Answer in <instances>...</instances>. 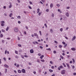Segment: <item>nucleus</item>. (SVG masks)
Listing matches in <instances>:
<instances>
[{
  "mask_svg": "<svg viewBox=\"0 0 76 76\" xmlns=\"http://www.w3.org/2000/svg\"><path fill=\"white\" fill-rule=\"evenodd\" d=\"M62 18L63 19V20H64V21H66V20H67V17H66V16L63 15L62 17Z\"/></svg>",
  "mask_w": 76,
  "mask_h": 76,
  "instance_id": "obj_1",
  "label": "nucleus"
},
{
  "mask_svg": "<svg viewBox=\"0 0 76 76\" xmlns=\"http://www.w3.org/2000/svg\"><path fill=\"white\" fill-rule=\"evenodd\" d=\"M14 31L15 32H18L19 31V29L18 28L16 27L14 28Z\"/></svg>",
  "mask_w": 76,
  "mask_h": 76,
  "instance_id": "obj_2",
  "label": "nucleus"
},
{
  "mask_svg": "<svg viewBox=\"0 0 76 76\" xmlns=\"http://www.w3.org/2000/svg\"><path fill=\"white\" fill-rule=\"evenodd\" d=\"M66 72V71L64 70H63L62 71H61V74L62 75H65V72Z\"/></svg>",
  "mask_w": 76,
  "mask_h": 76,
  "instance_id": "obj_3",
  "label": "nucleus"
},
{
  "mask_svg": "<svg viewBox=\"0 0 76 76\" xmlns=\"http://www.w3.org/2000/svg\"><path fill=\"white\" fill-rule=\"evenodd\" d=\"M62 68H63V66H60L59 67H58V70H61V69H62Z\"/></svg>",
  "mask_w": 76,
  "mask_h": 76,
  "instance_id": "obj_4",
  "label": "nucleus"
},
{
  "mask_svg": "<svg viewBox=\"0 0 76 76\" xmlns=\"http://www.w3.org/2000/svg\"><path fill=\"white\" fill-rule=\"evenodd\" d=\"M34 35L35 37H36L37 38H38V35L37 34V33H34Z\"/></svg>",
  "mask_w": 76,
  "mask_h": 76,
  "instance_id": "obj_5",
  "label": "nucleus"
},
{
  "mask_svg": "<svg viewBox=\"0 0 76 76\" xmlns=\"http://www.w3.org/2000/svg\"><path fill=\"white\" fill-rule=\"evenodd\" d=\"M65 15L66 17H69V14L68 12H67L66 13Z\"/></svg>",
  "mask_w": 76,
  "mask_h": 76,
  "instance_id": "obj_6",
  "label": "nucleus"
},
{
  "mask_svg": "<svg viewBox=\"0 0 76 76\" xmlns=\"http://www.w3.org/2000/svg\"><path fill=\"white\" fill-rule=\"evenodd\" d=\"M21 71H22V73H25L26 72H25V69H23Z\"/></svg>",
  "mask_w": 76,
  "mask_h": 76,
  "instance_id": "obj_7",
  "label": "nucleus"
},
{
  "mask_svg": "<svg viewBox=\"0 0 76 76\" xmlns=\"http://www.w3.org/2000/svg\"><path fill=\"white\" fill-rule=\"evenodd\" d=\"M50 33H51L52 34H53V29H50Z\"/></svg>",
  "mask_w": 76,
  "mask_h": 76,
  "instance_id": "obj_8",
  "label": "nucleus"
},
{
  "mask_svg": "<svg viewBox=\"0 0 76 76\" xmlns=\"http://www.w3.org/2000/svg\"><path fill=\"white\" fill-rule=\"evenodd\" d=\"M54 6V5L53 4L51 3L50 4V7L51 8H52L53 7V6Z\"/></svg>",
  "mask_w": 76,
  "mask_h": 76,
  "instance_id": "obj_9",
  "label": "nucleus"
},
{
  "mask_svg": "<svg viewBox=\"0 0 76 76\" xmlns=\"http://www.w3.org/2000/svg\"><path fill=\"white\" fill-rule=\"evenodd\" d=\"M30 53H34V50H33V49L30 50Z\"/></svg>",
  "mask_w": 76,
  "mask_h": 76,
  "instance_id": "obj_10",
  "label": "nucleus"
},
{
  "mask_svg": "<svg viewBox=\"0 0 76 76\" xmlns=\"http://www.w3.org/2000/svg\"><path fill=\"white\" fill-rule=\"evenodd\" d=\"M75 39H76V36H74L72 39V41H74Z\"/></svg>",
  "mask_w": 76,
  "mask_h": 76,
  "instance_id": "obj_11",
  "label": "nucleus"
},
{
  "mask_svg": "<svg viewBox=\"0 0 76 76\" xmlns=\"http://www.w3.org/2000/svg\"><path fill=\"white\" fill-rule=\"evenodd\" d=\"M18 73H21V72H22L21 71V70L19 69L18 70Z\"/></svg>",
  "mask_w": 76,
  "mask_h": 76,
  "instance_id": "obj_12",
  "label": "nucleus"
},
{
  "mask_svg": "<svg viewBox=\"0 0 76 76\" xmlns=\"http://www.w3.org/2000/svg\"><path fill=\"white\" fill-rule=\"evenodd\" d=\"M12 15H13V14H12V13H11L9 15V16H10V18H12Z\"/></svg>",
  "mask_w": 76,
  "mask_h": 76,
  "instance_id": "obj_13",
  "label": "nucleus"
},
{
  "mask_svg": "<svg viewBox=\"0 0 76 76\" xmlns=\"http://www.w3.org/2000/svg\"><path fill=\"white\" fill-rule=\"evenodd\" d=\"M9 27H7V28L6 29V31H8V30H9Z\"/></svg>",
  "mask_w": 76,
  "mask_h": 76,
  "instance_id": "obj_14",
  "label": "nucleus"
},
{
  "mask_svg": "<svg viewBox=\"0 0 76 76\" xmlns=\"http://www.w3.org/2000/svg\"><path fill=\"white\" fill-rule=\"evenodd\" d=\"M66 66L69 69H70V66L68 64H66Z\"/></svg>",
  "mask_w": 76,
  "mask_h": 76,
  "instance_id": "obj_15",
  "label": "nucleus"
},
{
  "mask_svg": "<svg viewBox=\"0 0 76 76\" xmlns=\"http://www.w3.org/2000/svg\"><path fill=\"white\" fill-rule=\"evenodd\" d=\"M4 66L5 67H6L7 68L9 67V66H8V65H7V64H5L4 65Z\"/></svg>",
  "mask_w": 76,
  "mask_h": 76,
  "instance_id": "obj_16",
  "label": "nucleus"
},
{
  "mask_svg": "<svg viewBox=\"0 0 76 76\" xmlns=\"http://www.w3.org/2000/svg\"><path fill=\"white\" fill-rule=\"evenodd\" d=\"M71 50H72V51H75V50H76V49L75 48H71Z\"/></svg>",
  "mask_w": 76,
  "mask_h": 76,
  "instance_id": "obj_17",
  "label": "nucleus"
},
{
  "mask_svg": "<svg viewBox=\"0 0 76 76\" xmlns=\"http://www.w3.org/2000/svg\"><path fill=\"white\" fill-rule=\"evenodd\" d=\"M0 22L1 24H4L5 23V22H4V21H1Z\"/></svg>",
  "mask_w": 76,
  "mask_h": 76,
  "instance_id": "obj_18",
  "label": "nucleus"
},
{
  "mask_svg": "<svg viewBox=\"0 0 76 76\" xmlns=\"http://www.w3.org/2000/svg\"><path fill=\"white\" fill-rule=\"evenodd\" d=\"M51 16L52 18H54V13H52V14Z\"/></svg>",
  "mask_w": 76,
  "mask_h": 76,
  "instance_id": "obj_19",
  "label": "nucleus"
},
{
  "mask_svg": "<svg viewBox=\"0 0 76 76\" xmlns=\"http://www.w3.org/2000/svg\"><path fill=\"white\" fill-rule=\"evenodd\" d=\"M58 11L59 12H60V13H62V12L61 11V10H60V9H58Z\"/></svg>",
  "mask_w": 76,
  "mask_h": 76,
  "instance_id": "obj_20",
  "label": "nucleus"
},
{
  "mask_svg": "<svg viewBox=\"0 0 76 76\" xmlns=\"http://www.w3.org/2000/svg\"><path fill=\"white\" fill-rule=\"evenodd\" d=\"M15 57L16 58H19V56H18L17 55H16L15 56Z\"/></svg>",
  "mask_w": 76,
  "mask_h": 76,
  "instance_id": "obj_21",
  "label": "nucleus"
},
{
  "mask_svg": "<svg viewBox=\"0 0 76 76\" xmlns=\"http://www.w3.org/2000/svg\"><path fill=\"white\" fill-rule=\"evenodd\" d=\"M60 57L62 58V59H64V57H63V56H62V55H61L60 56Z\"/></svg>",
  "mask_w": 76,
  "mask_h": 76,
  "instance_id": "obj_22",
  "label": "nucleus"
},
{
  "mask_svg": "<svg viewBox=\"0 0 76 76\" xmlns=\"http://www.w3.org/2000/svg\"><path fill=\"white\" fill-rule=\"evenodd\" d=\"M37 10V13H39V9H38Z\"/></svg>",
  "mask_w": 76,
  "mask_h": 76,
  "instance_id": "obj_23",
  "label": "nucleus"
},
{
  "mask_svg": "<svg viewBox=\"0 0 76 76\" xmlns=\"http://www.w3.org/2000/svg\"><path fill=\"white\" fill-rule=\"evenodd\" d=\"M62 64H63V65H64V67H66V64H65L64 63H63Z\"/></svg>",
  "mask_w": 76,
  "mask_h": 76,
  "instance_id": "obj_24",
  "label": "nucleus"
},
{
  "mask_svg": "<svg viewBox=\"0 0 76 76\" xmlns=\"http://www.w3.org/2000/svg\"><path fill=\"white\" fill-rule=\"evenodd\" d=\"M15 54H18V51L15 50Z\"/></svg>",
  "mask_w": 76,
  "mask_h": 76,
  "instance_id": "obj_25",
  "label": "nucleus"
},
{
  "mask_svg": "<svg viewBox=\"0 0 76 76\" xmlns=\"http://www.w3.org/2000/svg\"><path fill=\"white\" fill-rule=\"evenodd\" d=\"M12 4H11V3L10 4V5L9 6V8H11L12 7Z\"/></svg>",
  "mask_w": 76,
  "mask_h": 76,
  "instance_id": "obj_26",
  "label": "nucleus"
},
{
  "mask_svg": "<svg viewBox=\"0 0 76 76\" xmlns=\"http://www.w3.org/2000/svg\"><path fill=\"white\" fill-rule=\"evenodd\" d=\"M49 72H53V70L51 69H49Z\"/></svg>",
  "mask_w": 76,
  "mask_h": 76,
  "instance_id": "obj_27",
  "label": "nucleus"
},
{
  "mask_svg": "<svg viewBox=\"0 0 76 76\" xmlns=\"http://www.w3.org/2000/svg\"><path fill=\"white\" fill-rule=\"evenodd\" d=\"M5 73H7V69H5Z\"/></svg>",
  "mask_w": 76,
  "mask_h": 76,
  "instance_id": "obj_28",
  "label": "nucleus"
},
{
  "mask_svg": "<svg viewBox=\"0 0 76 76\" xmlns=\"http://www.w3.org/2000/svg\"><path fill=\"white\" fill-rule=\"evenodd\" d=\"M59 47L60 48H62V45H59Z\"/></svg>",
  "mask_w": 76,
  "mask_h": 76,
  "instance_id": "obj_29",
  "label": "nucleus"
},
{
  "mask_svg": "<svg viewBox=\"0 0 76 76\" xmlns=\"http://www.w3.org/2000/svg\"><path fill=\"white\" fill-rule=\"evenodd\" d=\"M17 18L18 19H20V16H18V17H17Z\"/></svg>",
  "mask_w": 76,
  "mask_h": 76,
  "instance_id": "obj_30",
  "label": "nucleus"
},
{
  "mask_svg": "<svg viewBox=\"0 0 76 76\" xmlns=\"http://www.w3.org/2000/svg\"><path fill=\"white\" fill-rule=\"evenodd\" d=\"M1 31L2 32H4L5 30L3 29H2Z\"/></svg>",
  "mask_w": 76,
  "mask_h": 76,
  "instance_id": "obj_31",
  "label": "nucleus"
},
{
  "mask_svg": "<svg viewBox=\"0 0 76 76\" xmlns=\"http://www.w3.org/2000/svg\"><path fill=\"white\" fill-rule=\"evenodd\" d=\"M1 26H4V24H1Z\"/></svg>",
  "mask_w": 76,
  "mask_h": 76,
  "instance_id": "obj_32",
  "label": "nucleus"
},
{
  "mask_svg": "<svg viewBox=\"0 0 76 76\" xmlns=\"http://www.w3.org/2000/svg\"><path fill=\"white\" fill-rule=\"evenodd\" d=\"M47 50H48L49 51H51V49L50 48H49L48 49H46Z\"/></svg>",
  "mask_w": 76,
  "mask_h": 76,
  "instance_id": "obj_33",
  "label": "nucleus"
},
{
  "mask_svg": "<svg viewBox=\"0 0 76 76\" xmlns=\"http://www.w3.org/2000/svg\"><path fill=\"white\" fill-rule=\"evenodd\" d=\"M63 28H61L60 29V31L61 32H62V31H63Z\"/></svg>",
  "mask_w": 76,
  "mask_h": 76,
  "instance_id": "obj_34",
  "label": "nucleus"
},
{
  "mask_svg": "<svg viewBox=\"0 0 76 76\" xmlns=\"http://www.w3.org/2000/svg\"><path fill=\"white\" fill-rule=\"evenodd\" d=\"M39 33L40 34V35H42V34H41V31H39Z\"/></svg>",
  "mask_w": 76,
  "mask_h": 76,
  "instance_id": "obj_35",
  "label": "nucleus"
},
{
  "mask_svg": "<svg viewBox=\"0 0 76 76\" xmlns=\"http://www.w3.org/2000/svg\"><path fill=\"white\" fill-rule=\"evenodd\" d=\"M7 54V50H6L5 51V54Z\"/></svg>",
  "mask_w": 76,
  "mask_h": 76,
  "instance_id": "obj_36",
  "label": "nucleus"
},
{
  "mask_svg": "<svg viewBox=\"0 0 76 76\" xmlns=\"http://www.w3.org/2000/svg\"><path fill=\"white\" fill-rule=\"evenodd\" d=\"M0 37H3V35L2 34H1L0 35Z\"/></svg>",
  "mask_w": 76,
  "mask_h": 76,
  "instance_id": "obj_37",
  "label": "nucleus"
},
{
  "mask_svg": "<svg viewBox=\"0 0 76 76\" xmlns=\"http://www.w3.org/2000/svg\"><path fill=\"white\" fill-rule=\"evenodd\" d=\"M46 11L47 12H48L49 11V10H48V9H47V10H46Z\"/></svg>",
  "mask_w": 76,
  "mask_h": 76,
  "instance_id": "obj_38",
  "label": "nucleus"
},
{
  "mask_svg": "<svg viewBox=\"0 0 76 76\" xmlns=\"http://www.w3.org/2000/svg\"><path fill=\"white\" fill-rule=\"evenodd\" d=\"M33 44H34V45H36V43L35 42H33Z\"/></svg>",
  "mask_w": 76,
  "mask_h": 76,
  "instance_id": "obj_39",
  "label": "nucleus"
},
{
  "mask_svg": "<svg viewBox=\"0 0 76 76\" xmlns=\"http://www.w3.org/2000/svg\"><path fill=\"white\" fill-rule=\"evenodd\" d=\"M62 43L63 44H64V45H65V44H66V43H65V42H63Z\"/></svg>",
  "mask_w": 76,
  "mask_h": 76,
  "instance_id": "obj_40",
  "label": "nucleus"
},
{
  "mask_svg": "<svg viewBox=\"0 0 76 76\" xmlns=\"http://www.w3.org/2000/svg\"><path fill=\"white\" fill-rule=\"evenodd\" d=\"M21 57L22 58H24V57L23 55H21Z\"/></svg>",
  "mask_w": 76,
  "mask_h": 76,
  "instance_id": "obj_41",
  "label": "nucleus"
},
{
  "mask_svg": "<svg viewBox=\"0 0 76 76\" xmlns=\"http://www.w3.org/2000/svg\"><path fill=\"white\" fill-rule=\"evenodd\" d=\"M66 9H70V7H67L66 8Z\"/></svg>",
  "mask_w": 76,
  "mask_h": 76,
  "instance_id": "obj_42",
  "label": "nucleus"
},
{
  "mask_svg": "<svg viewBox=\"0 0 76 76\" xmlns=\"http://www.w3.org/2000/svg\"><path fill=\"white\" fill-rule=\"evenodd\" d=\"M41 15V12H39L38 14V15H39V16H40Z\"/></svg>",
  "mask_w": 76,
  "mask_h": 76,
  "instance_id": "obj_43",
  "label": "nucleus"
},
{
  "mask_svg": "<svg viewBox=\"0 0 76 76\" xmlns=\"http://www.w3.org/2000/svg\"><path fill=\"white\" fill-rule=\"evenodd\" d=\"M67 44H66V45H64V48L66 47L67 46Z\"/></svg>",
  "mask_w": 76,
  "mask_h": 76,
  "instance_id": "obj_44",
  "label": "nucleus"
},
{
  "mask_svg": "<svg viewBox=\"0 0 76 76\" xmlns=\"http://www.w3.org/2000/svg\"><path fill=\"white\" fill-rule=\"evenodd\" d=\"M56 6L58 7H60V5H59V4H56Z\"/></svg>",
  "mask_w": 76,
  "mask_h": 76,
  "instance_id": "obj_45",
  "label": "nucleus"
},
{
  "mask_svg": "<svg viewBox=\"0 0 76 76\" xmlns=\"http://www.w3.org/2000/svg\"><path fill=\"white\" fill-rule=\"evenodd\" d=\"M29 3H30V4H31V5L33 4L32 3L31 1H30L29 2Z\"/></svg>",
  "mask_w": 76,
  "mask_h": 76,
  "instance_id": "obj_46",
  "label": "nucleus"
},
{
  "mask_svg": "<svg viewBox=\"0 0 76 76\" xmlns=\"http://www.w3.org/2000/svg\"><path fill=\"white\" fill-rule=\"evenodd\" d=\"M19 66H20V65L19 64H18L16 66V67H19Z\"/></svg>",
  "mask_w": 76,
  "mask_h": 76,
  "instance_id": "obj_47",
  "label": "nucleus"
},
{
  "mask_svg": "<svg viewBox=\"0 0 76 76\" xmlns=\"http://www.w3.org/2000/svg\"><path fill=\"white\" fill-rule=\"evenodd\" d=\"M45 26H46V28H47V24H46V23L45 24Z\"/></svg>",
  "mask_w": 76,
  "mask_h": 76,
  "instance_id": "obj_48",
  "label": "nucleus"
},
{
  "mask_svg": "<svg viewBox=\"0 0 76 76\" xmlns=\"http://www.w3.org/2000/svg\"><path fill=\"white\" fill-rule=\"evenodd\" d=\"M2 43L4 44V40H2Z\"/></svg>",
  "mask_w": 76,
  "mask_h": 76,
  "instance_id": "obj_49",
  "label": "nucleus"
},
{
  "mask_svg": "<svg viewBox=\"0 0 76 76\" xmlns=\"http://www.w3.org/2000/svg\"><path fill=\"white\" fill-rule=\"evenodd\" d=\"M4 15L5 16H7V14H6V13H4Z\"/></svg>",
  "mask_w": 76,
  "mask_h": 76,
  "instance_id": "obj_50",
  "label": "nucleus"
},
{
  "mask_svg": "<svg viewBox=\"0 0 76 76\" xmlns=\"http://www.w3.org/2000/svg\"><path fill=\"white\" fill-rule=\"evenodd\" d=\"M28 8H29V9H32V8L30 6H28Z\"/></svg>",
  "mask_w": 76,
  "mask_h": 76,
  "instance_id": "obj_51",
  "label": "nucleus"
},
{
  "mask_svg": "<svg viewBox=\"0 0 76 76\" xmlns=\"http://www.w3.org/2000/svg\"><path fill=\"white\" fill-rule=\"evenodd\" d=\"M38 56H41V53H39L38 54Z\"/></svg>",
  "mask_w": 76,
  "mask_h": 76,
  "instance_id": "obj_52",
  "label": "nucleus"
},
{
  "mask_svg": "<svg viewBox=\"0 0 76 76\" xmlns=\"http://www.w3.org/2000/svg\"><path fill=\"white\" fill-rule=\"evenodd\" d=\"M53 53L54 54H56V51H55V50H54L53 51Z\"/></svg>",
  "mask_w": 76,
  "mask_h": 76,
  "instance_id": "obj_53",
  "label": "nucleus"
},
{
  "mask_svg": "<svg viewBox=\"0 0 76 76\" xmlns=\"http://www.w3.org/2000/svg\"><path fill=\"white\" fill-rule=\"evenodd\" d=\"M3 59L4 60H5V61H6V58H5V57H4L3 58Z\"/></svg>",
  "mask_w": 76,
  "mask_h": 76,
  "instance_id": "obj_54",
  "label": "nucleus"
},
{
  "mask_svg": "<svg viewBox=\"0 0 76 76\" xmlns=\"http://www.w3.org/2000/svg\"><path fill=\"white\" fill-rule=\"evenodd\" d=\"M41 60L42 62H44V60L41 59Z\"/></svg>",
  "mask_w": 76,
  "mask_h": 76,
  "instance_id": "obj_55",
  "label": "nucleus"
},
{
  "mask_svg": "<svg viewBox=\"0 0 76 76\" xmlns=\"http://www.w3.org/2000/svg\"><path fill=\"white\" fill-rule=\"evenodd\" d=\"M39 47L40 48H41V49H42V48H43V47H42L41 46H39Z\"/></svg>",
  "mask_w": 76,
  "mask_h": 76,
  "instance_id": "obj_56",
  "label": "nucleus"
},
{
  "mask_svg": "<svg viewBox=\"0 0 76 76\" xmlns=\"http://www.w3.org/2000/svg\"><path fill=\"white\" fill-rule=\"evenodd\" d=\"M52 69H54V66H51Z\"/></svg>",
  "mask_w": 76,
  "mask_h": 76,
  "instance_id": "obj_57",
  "label": "nucleus"
},
{
  "mask_svg": "<svg viewBox=\"0 0 76 76\" xmlns=\"http://www.w3.org/2000/svg\"><path fill=\"white\" fill-rule=\"evenodd\" d=\"M47 72H45L44 73V75H47Z\"/></svg>",
  "mask_w": 76,
  "mask_h": 76,
  "instance_id": "obj_58",
  "label": "nucleus"
},
{
  "mask_svg": "<svg viewBox=\"0 0 76 76\" xmlns=\"http://www.w3.org/2000/svg\"><path fill=\"white\" fill-rule=\"evenodd\" d=\"M18 47H21V45H20V44H18Z\"/></svg>",
  "mask_w": 76,
  "mask_h": 76,
  "instance_id": "obj_59",
  "label": "nucleus"
},
{
  "mask_svg": "<svg viewBox=\"0 0 76 76\" xmlns=\"http://www.w3.org/2000/svg\"><path fill=\"white\" fill-rule=\"evenodd\" d=\"M14 72H15V73H17V72H16V70H14Z\"/></svg>",
  "mask_w": 76,
  "mask_h": 76,
  "instance_id": "obj_60",
  "label": "nucleus"
},
{
  "mask_svg": "<svg viewBox=\"0 0 76 76\" xmlns=\"http://www.w3.org/2000/svg\"><path fill=\"white\" fill-rule=\"evenodd\" d=\"M39 72L40 73V72H41V69H40L39 70Z\"/></svg>",
  "mask_w": 76,
  "mask_h": 76,
  "instance_id": "obj_61",
  "label": "nucleus"
},
{
  "mask_svg": "<svg viewBox=\"0 0 76 76\" xmlns=\"http://www.w3.org/2000/svg\"><path fill=\"white\" fill-rule=\"evenodd\" d=\"M72 60H73V63H75V59H72Z\"/></svg>",
  "mask_w": 76,
  "mask_h": 76,
  "instance_id": "obj_62",
  "label": "nucleus"
},
{
  "mask_svg": "<svg viewBox=\"0 0 76 76\" xmlns=\"http://www.w3.org/2000/svg\"><path fill=\"white\" fill-rule=\"evenodd\" d=\"M24 57H28V56L26 55H25Z\"/></svg>",
  "mask_w": 76,
  "mask_h": 76,
  "instance_id": "obj_63",
  "label": "nucleus"
},
{
  "mask_svg": "<svg viewBox=\"0 0 76 76\" xmlns=\"http://www.w3.org/2000/svg\"><path fill=\"white\" fill-rule=\"evenodd\" d=\"M55 74H53L51 76H55Z\"/></svg>",
  "mask_w": 76,
  "mask_h": 76,
  "instance_id": "obj_64",
  "label": "nucleus"
}]
</instances>
